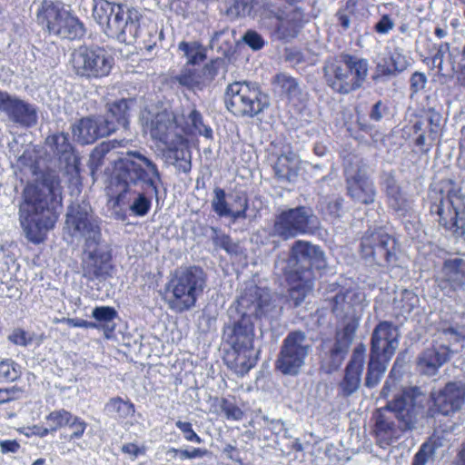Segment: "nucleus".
<instances>
[{"instance_id":"c9c22d12","label":"nucleus","mask_w":465,"mask_h":465,"mask_svg":"<svg viewBox=\"0 0 465 465\" xmlns=\"http://www.w3.org/2000/svg\"><path fill=\"white\" fill-rule=\"evenodd\" d=\"M387 363L388 362L384 361L383 358L381 356L370 353L364 382V385L367 388H374L380 383L381 377L387 369Z\"/></svg>"},{"instance_id":"ea45409f","label":"nucleus","mask_w":465,"mask_h":465,"mask_svg":"<svg viewBox=\"0 0 465 465\" xmlns=\"http://www.w3.org/2000/svg\"><path fill=\"white\" fill-rule=\"evenodd\" d=\"M72 412L65 409H58L52 411L45 416L46 425L49 426V430L54 433L63 428H66L71 420Z\"/></svg>"},{"instance_id":"cd10ccee","label":"nucleus","mask_w":465,"mask_h":465,"mask_svg":"<svg viewBox=\"0 0 465 465\" xmlns=\"http://www.w3.org/2000/svg\"><path fill=\"white\" fill-rule=\"evenodd\" d=\"M179 118L183 120V123H180V131L183 135L198 134L208 140L213 139V129L203 124V117L197 109L193 108L188 115L182 114Z\"/></svg>"},{"instance_id":"de8ad7c7","label":"nucleus","mask_w":465,"mask_h":465,"mask_svg":"<svg viewBox=\"0 0 465 465\" xmlns=\"http://www.w3.org/2000/svg\"><path fill=\"white\" fill-rule=\"evenodd\" d=\"M220 408L228 420H241L244 416L243 411L227 398L221 399Z\"/></svg>"},{"instance_id":"39448f33","label":"nucleus","mask_w":465,"mask_h":465,"mask_svg":"<svg viewBox=\"0 0 465 465\" xmlns=\"http://www.w3.org/2000/svg\"><path fill=\"white\" fill-rule=\"evenodd\" d=\"M207 285V274L197 265L176 269L164 285L163 299L175 313L194 308Z\"/></svg>"},{"instance_id":"412c9836","label":"nucleus","mask_w":465,"mask_h":465,"mask_svg":"<svg viewBox=\"0 0 465 465\" xmlns=\"http://www.w3.org/2000/svg\"><path fill=\"white\" fill-rule=\"evenodd\" d=\"M271 1L272 9L263 20L264 27L272 41L288 42L291 36V4L284 6L282 1Z\"/></svg>"},{"instance_id":"dca6fc26","label":"nucleus","mask_w":465,"mask_h":465,"mask_svg":"<svg viewBox=\"0 0 465 465\" xmlns=\"http://www.w3.org/2000/svg\"><path fill=\"white\" fill-rule=\"evenodd\" d=\"M430 398L432 404L429 408V413L431 416L436 414L450 415L460 410L465 403V383L461 381L449 382L444 388L432 391Z\"/></svg>"},{"instance_id":"052dcab7","label":"nucleus","mask_w":465,"mask_h":465,"mask_svg":"<svg viewBox=\"0 0 465 465\" xmlns=\"http://www.w3.org/2000/svg\"><path fill=\"white\" fill-rule=\"evenodd\" d=\"M451 49H450V45L448 43H442L439 45L437 52L432 56V64L433 67L438 69V72L445 74L448 72V70L445 72L444 66H443V58L444 55L448 53L450 54V52Z\"/></svg>"},{"instance_id":"9d476101","label":"nucleus","mask_w":465,"mask_h":465,"mask_svg":"<svg viewBox=\"0 0 465 465\" xmlns=\"http://www.w3.org/2000/svg\"><path fill=\"white\" fill-rule=\"evenodd\" d=\"M440 192V203L435 206L440 223L457 236L465 235V199L460 187L449 181Z\"/></svg>"},{"instance_id":"72a5a7b5","label":"nucleus","mask_w":465,"mask_h":465,"mask_svg":"<svg viewBox=\"0 0 465 465\" xmlns=\"http://www.w3.org/2000/svg\"><path fill=\"white\" fill-rule=\"evenodd\" d=\"M134 102L132 98H122L106 104L107 113L113 118L111 121L115 123L116 130L118 126L127 127L130 118V104Z\"/></svg>"},{"instance_id":"e2e57ef3","label":"nucleus","mask_w":465,"mask_h":465,"mask_svg":"<svg viewBox=\"0 0 465 465\" xmlns=\"http://www.w3.org/2000/svg\"><path fill=\"white\" fill-rule=\"evenodd\" d=\"M410 60V57L399 50H395L390 57V61L391 62L393 70H395L396 74L406 70L411 64Z\"/></svg>"},{"instance_id":"4be33fe9","label":"nucleus","mask_w":465,"mask_h":465,"mask_svg":"<svg viewBox=\"0 0 465 465\" xmlns=\"http://www.w3.org/2000/svg\"><path fill=\"white\" fill-rule=\"evenodd\" d=\"M224 333L225 342L230 348L254 349L255 326L248 312L229 325Z\"/></svg>"},{"instance_id":"473e14b6","label":"nucleus","mask_w":465,"mask_h":465,"mask_svg":"<svg viewBox=\"0 0 465 465\" xmlns=\"http://www.w3.org/2000/svg\"><path fill=\"white\" fill-rule=\"evenodd\" d=\"M383 187L388 197L389 205L396 212H405L409 206L408 201L391 174L385 175Z\"/></svg>"},{"instance_id":"20e7f679","label":"nucleus","mask_w":465,"mask_h":465,"mask_svg":"<svg viewBox=\"0 0 465 465\" xmlns=\"http://www.w3.org/2000/svg\"><path fill=\"white\" fill-rule=\"evenodd\" d=\"M93 17L108 37L121 43L135 42L141 35L143 15L135 7L108 0H94Z\"/></svg>"},{"instance_id":"f257e3e1","label":"nucleus","mask_w":465,"mask_h":465,"mask_svg":"<svg viewBox=\"0 0 465 465\" xmlns=\"http://www.w3.org/2000/svg\"><path fill=\"white\" fill-rule=\"evenodd\" d=\"M63 207V186L59 176L43 172L39 178L28 182L22 192L19 207L20 223L26 239L40 244L48 232L55 227Z\"/></svg>"},{"instance_id":"1a4fd4ad","label":"nucleus","mask_w":465,"mask_h":465,"mask_svg":"<svg viewBox=\"0 0 465 465\" xmlns=\"http://www.w3.org/2000/svg\"><path fill=\"white\" fill-rule=\"evenodd\" d=\"M226 108L236 117L252 118L268 105L267 96L261 88L249 82H233L225 90Z\"/></svg>"},{"instance_id":"6e6552de","label":"nucleus","mask_w":465,"mask_h":465,"mask_svg":"<svg viewBox=\"0 0 465 465\" xmlns=\"http://www.w3.org/2000/svg\"><path fill=\"white\" fill-rule=\"evenodd\" d=\"M324 265V253L319 247L303 241H296L292 244V300L295 292L302 293L295 304L312 289V269H321Z\"/></svg>"},{"instance_id":"aec40b11","label":"nucleus","mask_w":465,"mask_h":465,"mask_svg":"<svg viewBox=\"0 0 465 465\" xmlns=\"http://www.w3.org/2000/svg\"><path fill=\"white\" fill-rule=\"evenodd\" d=\"M178 130H180L179 116L168 109L157 112L150 123L152 138L163 144L173 143L175 138L182 141V134L178 133Z\"/></svg>"},{"instance_id":"a878e982","label":"nucleus","mask_w":465,"mask_h":465,"mask_svg":"<svg viewBox=\"0 0 465 465\" xmlns=\"http://www.w3.org/2000/svg\"><path fill=\"white\" fill-rule=\"evenodd\" d=\"M348 194L357 203L369 204L374 202L373 183L360 171L351 173L346 171Z\"/></svg>"},{"instance_id":"ddd939ff","label":"nucleus","mask_w":465,"mask_h":465,"mask_svg":"<svg viewBox=\"0 0 465 465\" xmlns=\"http://www.w3.org/2000/svg\"><path fill=\"white\" fill-rule=\"evenodd\" d=\"M362 294L354 291L338 293L334 297L333 312L341 320V337L347 345L351 342L362 315Z\"/></svg>"},{"instance_id":"680f3d73","label":"nucleus","mask_w":465,"mask_h":465,"mask_svg":"<svg viewBox=\"0 0 465 465\" xmlns=\"http://www.w3.org/2000/svg\"><path fill=\"white\" fill-rule=\"evenodd\" d=\"M242 40L250 48L254 51L261 50L265 45V41L263 40L262 36L252 29H249L245 32L244 35L242 36Z\"/></svg>"},{"instance_id":"3c124183","label":"nucleus","mask_w":465,"mask_h":465,"mask_svg":"<svg viewBox=\"0 0 465 465\" xmlns=\"http://www.w3.org/2000/svg\"><path fill=\"white\" fill-rule=\"evenodd\" d=\"M178 82L183 86L188 88L198 87L201 81V74L195 69L185 68L177 77Z\"/></svg>"},{"instance_id":"69168bd1","label":"nucleus","mask_w":465,"mask_h":465,"mask_svg":"<svg viewBox=\"0 0 465 465\" xmlns=\"http://www.w3.org/2000/svg\"><path fill=\"white\" fill-rule=\"evenodd\" d=\"M22 393L23 390L18 386L0 388V405L18 400Z\"/></svg>"},{"instance_id":"7ed1b4c3","label":"nucleus","mask_w":465,"mask_h":465,"mask_svg":"<svg viewBox=\"0 0 465 465\" xmlns=\"http://www.w3.org/2000/svg\"><path fill=\"white\" fill-rule=\"evenodd\" d=\"M162 174L157 164L138 151H127L113 163L110 174V190L114 193V203L120 206L131 187L151 189L157 198Z\"/></svg>"},{"instance_id":"4c0bfd02","label":"nucleus","mask_w":465,"mask_h":465,"mask_svg":"<svg viewBox=\"0 0 465 465\" xmlns=\"http://www.w3.org/2000/svg\"><path fill=\"white\" fill-rule=\"evenodd\" d=\"M310 348L311 345L306 341L304 333L292 331V374L295 372V368H299L303 364Z\"/></svg>"},{"instance_id":"a18cd8bd","label":"nucleus","mask_w":465,"mask_h":465,"mask_svg":"<svg viewBox=\"0 0 465 465\" xmlns=\"http://www.w3.org/2000/svg\"><path fill=\"white\" fill-rule=\"evenodd\" d=\"M67 427L72 430V433L64 436V438L66 441L70 442L83 438L87 428V422L81 417L72 413L71 420L68 422Z\"/></svg>"},{"instance_id":"338daca9","label":"nucleus","mask_w":465,"mask_h":465,"mask_svg":"<svg viewBox=\"0 0 465 465\" xmlns=\"http://www.w3.org/2000/svg\"><path fill=\"white\" fill-rule=\"evenodd\" d=\"M224 63L223 58L212 59L209 63L205 64L203 69V74L208 79L213 80L218 74L221 65Z\"/></svg>"},{"instance_id":"a19ab883","label":"nucleus","mask_w":465,"mask_h":465,"mask_svg":"<svg viewBox=\"0 0 465 465\" xmlns=\"http://www.w3.org/2000/svg\"><path fill=\"white\" fill-rule=\"evenodd\" d=\"M274 366L275 371L282 374L287 375L291 373V332L283 340Z\"/></svg>"},{"instance_id":"f704fd0d","label":"nucleus","mask_w":465,"mask_h":465,"mask_svg":"<svg viewBox=\"0 0 465 465\" xmlns=\"http://www.w3.org/2000/svg\"><path fill=\"white\" fill-rule=\"evenodd\" d=\"M104 410L119 421L131 418L135 413V406L130 400L120 396L111 398L105 404Z\"/></svg>"},{"instance_id":"09e8293b","label":"nucleus","mask_w":465,"mask_h":465,"mask_svg":"<svg viewBox=\"0 0 465 465\" xmlns=\"http://www.w3.org/2000/svg\"><path fill=\"white\" fill-rule=\"evenodd\" d=\"M272 85L274 94L279 96H290L291 76L282 73L277 74L272 81Z\"/></svg>"},{"instance_id":"79ce46f5","label":"nucleus","mask_w":465,"mask_h":465,"mask_svg":"<svg viewBox=\"0 0 465 465\" xmlns=\"http://www.w3.org/2000/svg\"><path fill=\"white\" fill-rule=\"evenodd\" d=\"M21 376L20 365L12 359L0 361V383H10Z\"/></svg>"},{"instance_id":"e433bc0d","label":"nucleus","mask_w":465,"mask_h":465,"mask_svg":"<svg viewBox=\"0 0 465 465\" xmlns=\"http://www.w3.org/2000/svg\"><path fill=\"white\" fill-rule=\"evenodd\" d=\"M115 147L116 141H104L92 150L88 160V167L92 175H94L100 170L104 163L106 155Z\"/></svg>"},{"instance_id":"a211bd4d","label":"nucleus","mask_w":465,"mask_h":465,"mask_svg":"<svg viewBox=\"0 0 465 465\" xmlns=\"http://www.w3.org/2000/svg\"><path fill=\"white\" fill-rule=\"evenodd\" d=\"M399 331L389 322H380L373 330L371 340V353L381 356L389 362L399 346Z\"/></svg>"},{"instance_id":"6e6d98bb","label":"nucleus","mask_w":465,"mask_h":465,"mask_svg":"<svg viewBox=\"0 0 465 465\" xmlns=\"http://www.w3.org/2000/svg\"><path fill=\"white\" fill-rule=\"evenodd\" d=\"M93 317L101 323L113 322L117 317V312L114 307L98 306L93 310Z\"/></svg>"},{"instance_id":"8fccbe9b","label":"nucleus","mask_w":465,"mask_h":465,"mask_svg":"<svg viewBox=\"0 0 465 465\" xmlns=\"http://www.w3.org/2000/svg\"><path fill=\"white\" fill-rule=\"evenodd\" d=\"M395 27V19L390 14H381L373 25V31L379 35H388Z\"/></svg>"},{"instance_id":"864d4df0","label":"nucleus","mask_w":465,"mask_h":465,"mask_svg":"<svg viewBox=\"0 0 465 465\" xmlns=\"http://www.w3.org/2000/svg\"><path fill=\"white\" fill-rule=\"evenodd\" d=\"M273 170L276 176L279 179L282 180H290L291 178V157L288 155L282 154L280 155L274 165Z\"/></svg>"},{"instance_id":"c85d7f7f","label":"nucleus","mask_w":465,"mask_h":465,"mask_svg":"<svg viewBox=\"0 0 465 465\" xmlns=\"http://www.w3.org/2000/svg\"><path fill=\"white\" fill-rule=\"evenodd\" d=\"M252 294V292L247 293L246 307L247 309L253 307V313L257 318L273 320L281 315L282 307L277 305L274 301Z\"/></svg>"},{"instance_id":"37998d69","label":"nucleus","mask_w":465,"mask_h":465,"mask_svg":"<svg viewBox=\"0 0 465 465\" xmlns=\"http://www.w3.org/2000/svg\"><path fill=\"white\" fill-rule=\"evenodd\" d=\"M273 235L283 240L291 237V209L282 211L276 218L273 224Z\"/></svg>"},{"instance_id":"13d9d810","label":"nucleus","mask_w":465,"mask_h":465,"mask_svg":"<svg viewBox=\"0 0 465 465\" xmlns=\"http://www.w3.org/2000/svg\"><path fill=\"white\" fill-rule=\"evenodd\" d=\"M213 231L215 232V235L213 236V242L216 246L226 251L228 253H233L236 251V245L232 242V238L229 234L221 233L218 234V230L216 228H213Z\"/></svg>"},{"instance_id":"0e129e2a","label":"nucleus","mask_w":465,"mask_h":465,"mask_svg":"<svg viewBox=\"0 0 465 465\" xmlns=\"http://www.w3.org/2000/svg\"><path fill=\"white\" fill-rule=\"evenodd\" d=\"M8 340L13 344L19 346H27L33 342V337L21 328L15 329L8 336Z\"/></svg>"},{"instance_id":"423d86ee","label":"nucleus","mask_w":465,"mask_h":465,"mask_svg":"<svg viewBox=\"0 0 465 465\" xmlns=\"http://www.w3.org/2000/svg\"><path fill=\"white\" fill-rule=\"evenodd\" d=\"M369 72L367 59L342 53L324 67L327 84L336 93L348 94L360 89Z\"/></svg>"},{"instance_id":"4d7b16f0","label":"nucleus","mask_w":465,"mask_h":465,"mask_svg":"<svg viewBox=\"0 0 465 465\" xmlns=\"http://www.w3.org/2000/svg\"><path fill=\"white\" fill-rule=\"evenodd\" d=\"M450 72H456L465 66V44L454 47L450 52Z\"/></svg>"},{"instance_id":"f3484780","label":"nucleus","mask_w":465,"mask_h":465,"mask_svg":"<svg viewBox=\"0 0 465 465\" xmlns=\"http://www.w3.org/2000/svg\"><path fill=\"white\" fill-rule=\"evenodd\" d=\"M0 111L4 112L15 124L30 128L37 124V109L35 105L10 95L0 90Z\"/></svg>"},{"instance_id":"5fc2aeb1","label":"nucleus","mask_w":465,"mask_h":465,"mask_svg":"<svg viewBox=\"0 0 465 465\" xmlns=\"http://www.w3.org/2000/svg\"><path fill=\"white\" fill-rule=\"evenodd\" d=\"M257 5L258 0H233L231 8L236 15L244 17L251 15Z\"/></svg>"},{"instance_id":"f03ea898","label":"nucleus","mask_w":465,"mask_h":465,"mask_svg":"<svg viewBox=\"0 0 465 465\" xmlns=\"http://www.w3.org/2000/svg\"><path fill=\"white\" fill-rule=\"evenodd\" d=\"M423 399L418 388L404 390L375 415L373 433L377 444L385 449L400 437V430H413L423 417Z\"/></svg>"},{"instance_id":"f8f14e48","label":"nucleus","mask_w":465,"mask_h":465,"mask_svg":"<svg viewBox=\"0 0 465 465\" xmlns=\"http://www.w3.org/2000/svg\"><path fill=\"white\" fill-rule=\"evenodd\" d=\"M64 224L71 236L84 239L87 246L98 243L101 228L89 203L83 202L71 204L66 213Z\"/></svg>"},{"instance_id":"2eb2a0df","label":"nucleus","mask_w":465,"mask_h":465,"mask_svg":"<svg viewBox=\"0 0 465 465\" xmlns=\"http://www.w3.org/2000/svg\"><path fill=\"white\" fill-rule=\"evenodd\" d=\"M115 131V123L101 114L82 117L72 128L73 135L81 144H92L100 138L111 135Z\"/></svg>"},{"instance_id":"bf43d9fd","label":"nucleus","mask_w":465,"mask_h":465,"mask_svg":"<svg viewBox=\"0 0 465 465\" xmlns=\"http://www.w3.org/2000/svg\"><path fill=\"white\" fill-rule=\"evenodd\" d=\"M175 426L181 430L183 438L190 442L202 443V438L194 431L193 424L189 421L177 420Z\"/></svg>"},{"instance_id":"774afa93","label":"nucleus","mask_w":465,"mask_h":465,"mask_svg":"<svg viewBox=\"0 0 465 465\" xmlns=\"http://www.w3.org/2000/svg\"><path fill=\"white\" fill-rule=\"evenodd\" d=\"M62 322L67 324L71 328L97 329L95 322H89L79 318H63Z\"/></svg>"},{"instance_id":"49530a36","label":"nucleus","mask_w":465,"mask_h":465,"mask_svg":"<svg viewBox=\"0 0 465 465\" xmlns=\"http://www.w3.org/2000/svg\"><path fill=\"white\" fill-rule=\"evenodd\" d=\"M151 207L152 198L142 192L138 193L136 198L130 205V210L135 216L143 217L149 213Z\"/></svg>"},{"instance_id":"7c9ffc66","label":"nucleus","mask_w":465,"mask_h":465,"mask_svg":"<svg viewBox=\"0 0 465 465\" xmlns=\"http://www.w3.org/2000/svg\"><path fill=\"white\" fill-rule=\"evenodd\" d=\"M442 278L453 291L462 289L465 284V262L460 258L447 260L442 268Z\"/></svg>"},{"instance_id":"393cba45","label":"nucleus","mask_w":465,"mask_h":465,"mask_svg":"<svg viewBox=\"0 0 465 465\" xmlns=\"http://www.w3.org/2000/svg\"><path fill=\"white\" fill-rule=\"evenodd\" d=\"M254 349L230 348L225 351L223 361L226 367L238 377H244L258 362V356L253 354Z\"/></svg>"},{"instance_id":"b1692460","label":"nucleus","mask_w":465,"mask_h":465,"mask_svg":"<svg viewBox=\"0 0 465 465\" xmlns=\"http://www.w3.org/2000/svg\"><path fill=\"white\" fill-rule=\"evenodd\" d=\"M233 204L237 207L232 210L226 201V193L221 187L213 189L212 208L219 217H230L232 221L246 219L249 210V199L245 193L236 194L233 198Z\"/></svg>"},{"instance_id":"6ab92c4d","label":"nucleus","mask_w":465,"mask_h":465,"mask_svg":"<svg viewBox=\"0 0 465 465\" xmlns=\"http://www.w3.org/2000/svg\"><path fill=\"white\" fill-rule=\"evenodd\" d=\"M114 269L110 251L94 250L89 252L82 262L83 277L89 282L111 278Z\"/></svg>"},{"instance_id":"9b49d317","label":"nucleus","mask_w":465,"mask_h":465,"mask_svg":"<svg viewBox=\"0 0 465 465\" xmlns=\"http://www.w3.org/2000/svg\"><path fill=\"white\" fill-rule=\"evenodd\" d=\"M114 64V58L100 46L81 45L72 54L74 73L88 80L108 76Z\"/></svg>"},{"instance_id":"5701e85b","label":"nucleus","mask_w":465,"mask_h":465,"mask_svg":"<svg viewBox=\"0 0 465 465\" xmlns=\"http://www.w3.org/2000/svg\"><path fill=\"white\" fill-rule=\"evenodd\" d=\"M366 346L359 343L352 351L351 357L345 368L342 381L339 384L341 393L344 397L353 394L360 387L365 362Z\"/></svg>"},{"instance_id":"c756f323","label":"nucleus","mask_w":465,"mask_h":465,"mask_svg":"<svg viewBox=\"0 0 465 465\" xmlns=\"http://www.w3.org/2000/svg\"><path fill=\"white\" fill-rule=\"evenodd\" d=\"M318 227V218L312 209L307 207L292 209V236L295 233H313Z\"/></svg>"},{"instance_id":"c03bdc74","label":"nucleus","mask_w":465,"mask_h":465,"mask_svg":"<svg viewBox=\"0 0 465 465\" xmlns=\"http://www.w3.org/2000/svg\"><path fill=\"white\" fill-rule=\"evenodd\" d=\"M166 454L171 455L173 459L179 458L181 460L203 458L209 454V450L203 448H192V450H182L170 447Z\"/></svg>"},{"instance_id":"bb28decb","label":"nucleus","mask_w":465,"mask_h":465,"mask_svg":"<svg viewBox=\"0 0 465 465\" xmlns=\"http://www.w3.org/2000/svg\"><path fill=\"white\" fill-rule=\"evenodd\" d=\"M450 357V350L448 347L427 349L419 357L418 368L421 373L433 376Z\"/></svg>"},{"instance_id":"2f4dec72","label":"nucleus","mask_w":465,"mask_h":465,"mask_svg":"<svg viewBox=\"0 0 465 465\" xmlns=\"http://www.w3.org/2000/svg\"><path fill=\"white\" fill-rule=\"evenodd\" d=\"M174 140L173 143H166L164 144L168 156L174 160L173 164L184 173H187L192 167L191 156L188 151V141L183 134L182 141H179L178 138Z\"/></svg>"},{"instance_id":"4468645a","label":"nucleus","mask_w":465,"mask_h":465,"mask_svg":"<svg viewBox=\"0 0 465 465\" xmlns=\"http://www.w3.org/2000/svg\"><path fill=\"white\" fill-rule=\"evenodd\" d=\"M361 251L365 260L379 265H393L396 262L395 241L381 227L365 233Z\"/></svg>"},{"instance_id":"0eeeda50","label":"nucleus","mask_w":465,"mask_h":465,"mask_svg":"<svg viewBox=\"0 0 465 465\" xmlns=\"http://www.w3.org/2000/svg\"><path fill=\"white\" fill-rule=\"evenodd\" d=\"M37 24L50 35L76 40L85 35L84 23L60 0H43L36 11Z\"/></svg>"},{"instance_id":"58836bf2","label":"nucleus","mask_w":465,"mask_h":465,"mask_svg":"<svg viewBox=\"0 0 465 465\" xmlns=\"http://www.w3.org/2000/svg\"><path fill=\"white\" fill-rule=\"evenodd\" d=\"M178 48L188 57L187 65L199 64L207 57L205 50L198 42L188 43L182 41L179 43Z\"/></svg>"},{"instance_id":"603ef678","label":"nucleus","mask_w":465,"mask_h":465,"mask_svg":"<svg viewBox=\"0 0 465 465\" xmlns=\"http://www.w3.org/2000/svg\"><path fill=\"white\" fill-rule=\"evenodd\" d=\"M46 143L57 153H64L70 146L68 137L64 133H57L46 138Z\"/></svg>"}]
</instances>
